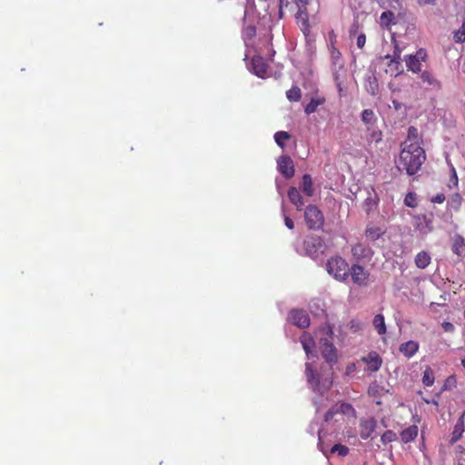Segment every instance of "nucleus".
Returning a JSON list of instances; mask_svg holds the SVG:
<instances>
[{"label": "nucleus", "mask_w": 465, "mask_h": 465, "mask_svg": "<svg viewBox=\"0 0 465 465\" xmlns=\"http://www.w3.org/2000/svg\"><path fill=\"white\" fill-rule=\"evenodd\" d=\"M425 160V151L420 143H401L397 166L399 170H405L409 175H413L418 173Z\"/></svg>", "instance_id": "nucleus-1"}, {"label": "nucleus", "mask_w": 465, "mask_h": 465, "mask_svg": "<svg viewBox=\"0 0 465 465\" xmlns=\"http://www.w3.org/2000/svg\"><path fill=\"white\" fill-rule=\"evenodd\" d=\"M357 412L353 406L346 401H341L332 404L323 415V423L327 426H333L343 422L344 417L355 419Z\"/></svg>", "instance_id": "nucleus-2"}, {"label": "nucleus", "mask_w": 465, "mask_h": 465, "mask_svg": "<svg viewBox=\"0 0 465 465\" xmlns=\"http://www.w3.org/2000/svg\"><path fill=\"white\" fill-rule=\"evenodd\" d=\"M321 332L326 335L325 337H320L319 339L322 355L327 362L331 364L336 363L337 350L332 343V330L330 327H327L322 329Z\"/></svg>", "instance_id": "nucleus-3"}, {"label": "nucleus", "mask_w": 465, "mask_h": 465, "mask_svg": "<svg viewBox=\"0 0 465 465\" xmlns=\"http://www.w3.org/2000/svg\"><path fill=\"white\" fill-rule=\"evenodd\" d=\"M327 272L336 280L344 282L349 277L350 267L345 259L341 256L330 258L326 262Z\"/></svg>", "instance_id": "nucleus-4"}, {"label": "nucleus", "mask_w": 465, "mask_h": 465, "mask_svg": "<svg viewBox=\"0 0 465 465\" xmlns=\"http://www.w3.org/2000/svg\"><path fill=\"white\" fill-rule=\"evenodd\" d=\"M312 0H292L297 7L295 22L306 38L311 35V25L307 10V5Z\"/></svg>", "instance_id": "nucleus-5"}, {"label": "nucleus", "mask_w": 465, "mask_h": 465, "mask_svg": "<svg viewBox=\"0 0 465 465\" xmlns=\"http://www.w3.org/2000/svg\"><path fill=\"white\" fill-rule=\"evenodd\" d=\"M304 220L309 230H321L324 224V215L316 206L310 204L304 210Z\"/></svg>", "instance_id": "nucleus-6"}, {"label": "nucleus", "mask_w": 465, "mask_h": 465, "mask_svg": "<svg viewBox=\"0 0 465 465\" xmlns=\"http://www.w3.org/2000/svg\"><path fill=\"white\" fill-rule=\"evenodd\" d=\"M306 377L307 381L312 386V390L317 392H323L324 391L329 390L332 385V380L331 378H325L324 380L321 381L318 373L316 371L312 369V366L311 363H306Z\"/></svg>", "instance_id": "nucleus-7"}, {"label": "nucleus", "mask_w": 465, "mask_h": 465, "mask_svg": "<svg viewBox=\"0 0 465 465\" xmlns=\"http://www.w3.org/2000/svg\"><path fill=\"white\" fill-rule=\"evenodd\" d=\"M325 248L323 239L318 235H309L303 242L305 254L312 259H316L320 253H322Z\"/></svg>", "instance_id": "nucleus-8"}, {"label": "nucleus", "mask_w": 465, "mask_h": 465, "mask_svg": "<svg viewBox=\"0 0 465 465\" xmlns=\"http://www.w3.org/2000/svg\"><path fill=\"white\" fill-rule=\"evenodd\" d=\"M428 54L425 49L420 48L413 54L404 56V62L408 71L414 74H420L422 68V62H426Z\"/></svg>", "instance_id": "nucleus-9"}, {"label": "nucleus", "mask_w": 465, "mask_h": 465, "mask_svg": "<svg viewBox=\"0 0 465 465\" xmlns=\"http://www.w3.org/2000/svg\"><path fill=\"white\" fill-rule=\"evenodd\" d=\"M370 272L360 263H354L350 267L349 276L351 282L359 287H366L370 282Z\"/></svg>", "instance_id": "nucleus-10"}, {"label": "nucleus", "mask_w": 465, "mask_h": 465, "mask_svg": "<svg viewBox=\"0 0 465 465\" xmlns=\"http://www.w3.org/2000/svg\"><path fill=\"white\" fill-rule=\"evenodd\" d=\"M351 252L355 263L370 262L373 255V251L361 242L352 245Z\"/></svg>", "instance_id": "nucleus-11"}, {"label": "nucleus", "mask_w": 465, "mask_h": 465, "mask_svg": "<svg viewBox=\"0 0 465 465\" xmlns=\"http://www.w3.org/2000/svg\"><path fill=\"white\" fill-rule=\"evenodd\" d=\"M420 79L426 89L439 91L442 87L440 81L437 79L431 71L424 70L420 72Z\"/></svg>", "instance_id": "nucleus-12"}, {"label": "nucleus", "mask_w": 465, "mask_h": 465, "mask_svg": "<svg viewBox=\"0 0 465 465\" xmlns=\"http://www.w3.org/2000/svg\"><path fill=\"white\" fill-rule=\"evenodd\" d=\"M278 170L287 179L294 175L295 170L292 158L289 155H282L278 159Z\"/></svg>", "instance_id": "nucleus-13"}, {"label": "nucleus", "mask_w": 465, "mask_h": 465, "mask_svg": "<svg viewBox=\"0 0 465 465\" xmlns=\"http://www.w3.org/2000/svg\"><path fill=\"white\" fill-rule=\"evenodd\" d=\"M289 319L292 324L300 328H306L310 325L309 315L304 310H292L289 313Z\"/></svg>", "instance_id": "nucleus-14"}, {"label": "nucleus", "mask_w": 465, "mask_h": 465, "mask_svg": "<svg viewBox=\"0 0 465 465\" xmlns=\"http://www.w3.org/2000/svg\"><path fill=\"white\" fill-rule=\"evenodd\" d=\"M252 73L260 78H265L267 75L268 64L264 58L261 55H254L252 58Z\"/></svg>", "instance_id": "nucleus-15"}, {"label": "nucleus", "mask_w": 465, "mask_h": 465, "mask_svg": "<svg viewBox=\"0 0 465 465\" xmlns=\"http://www.w3.org/2000/svg\"><path fill=\"white\" fill-rule=\"evenodd\" d=\"M377 427V421L374 418L361 419L360 421V436L362 440L371 437Z\"/></svg>", "instance_id": "nucleus-16"}, {"label": "nucleus", "mask_w": 465, "mask_h": 465, "mask_svg": "<svg viewBox=\"0 0 465 465\" xmlns=\"http://www.w3.org/2000/svg\"><path fill=\"white\" fill-rule=\"evenodd\" d=\"M361 361L367 364V370L374 372L380 370L382 359L376 351H371L367 356L361 358Z\"/></svg>", "instance_id": "nucleus-17"}, {"label": "nucleus", "mask_w": 465, "mask_h": 465, "mask_svg": "<svg viewBox=\"0 0 465 465\" xmlns=\"http://www.w3.org/2000/svg\"><path fill=\"white\" fill-rule=\"evenodd\" d=\"M290 202L295 205L298 211H302L304 205L303 198L298 189L294 186H291L287 192Z\"/></svg>", "instance_id": "nucleus-18"}, {"label": "nucleus", "mask_w": 465, "mask_h": 465, "mask_svg": "<svg viewBox=\"0 0 465 465\" xmlns=\"http://www.w3.org/2000/svg\"><path fill=\"white\" fill-rule=\"evenodd\" d=\"M464 422H465V411H463L461 413V415L460 416V418L458 419V420L454 426V430L452 431L451 438H450V443H455L462 437V434L465 430Z\"/></svg>", "instance_id": "nucleus-19"}, {"label": "nucleus", "mask_w": 465, "mask_h": 465, "mask_svg": "<svg viewBox=\"0 0 465 465\" xmlns=\"http://www.w3.org/2000/svg\"><path fill=\"white\" fill-rule=\"evenodd\" d=\"M381 6L384 9L394 11L398 17L404 15L402 5L399 0H381Z\"/></svg>", "instance_id": "nucleus-20"}, {"label": "nucleus", "mask_w": 465, "mask_h": 465, "mask_svg": "<svg viewBox=\"0 0 465 465\" xmlns=\"http://www.w3.org/2000/svg\"><path fill=\"white\" fill-rule=\"evenodd\" d=\"M396 17H398L394 11L386 10L381 13L380 16V25L381 27L389 28L391 25L396 24Z\"/></svg>", "instance_id": "nucleus-21"}, {"label": "nucleus", "mask_w": 465, "mask_h": 465, "mask_svg": "<svg viewBox=\"0 0 465 465\" xmlns=\"http://www.w3.org/2000/svg\"><path fill=\"white\" fill-rule=\"evenodd\" d=\"M400 436L403 443H409L414 440L418 436V427L416 425H411L401 430Z\"/></svg>", "instance_id": "nucleus-22"}, {"label": "nucleus", "mask_w": 465, "mask_h": 465, "mask_svg": "<svg viewBox=\"0 0 465 465\" xmlns=\"http://www.w3.org/2000/svg\"><path fill=\"white\" fill-rule=\"evenodd\" d=\"M419 350V344L416 341H409L403 342L400 346V351L406 357H412Z\"/></svg>", "instance_id": "nucleus-23"}, {"label": "nucleus", "mask_w": 465, "mask_h": 465, "mask_svg": "<svg viewBox=\"0 0 465 465\" xmlns=\"http://www.w3.org/2000/svg\"><path fill=\"white\" fill-rule=\"evenodd\" d=\"M326 102L323 96L312 97L310 103L305 106L304 112L306 114H312L315 113L320 105H322Z\"/></svg>", "instance_id": "nucleus-24"}, {"label": "nucleus", "mask_w": 465, "mask_h": 465, "mask_svg": "<svg viewBox=\"0 0 465 465\" xmlns=\"http://www.w3.org/2000/svg\"><path fill=\"white\" fill-rule=\"evenodd\" d=\"M430 261V254L425 251H421L415 257V265L420 269H425L429 266Z\"/></svg>", "instance_id": "nucleus-25"}, {"label": "nucleus", "mask_w": 465, "mask_h": 465, "mask_svg": "<svg viewBox=\"0 0 465 465\" xmlns=\"http://www.w3.org/2000/svg\"><path fill=\"white\" fill-rule=\"evenodd\" d=\"M302 190L304 194L309 197H312L314 193L312 179L308 173H305L302 176Z\"/></svg>", "instance_id": "nucleus-26"}, {"label": "nucleus", "mask_w": 465, "mask_h": 465, "mask_svg": "<svg viewBox=\"0 0 465 465\" xmlns=\"http://www.w3.org/2000/svg\"><path fill=\"white\" fill-rule=\"evenodd\" d=\"M330 53L331 64L334 66V68H342L343 61L341 52L335 46H332V48H330Z\"/></svg>", "instance_id": "nucleus-27"}, {"label": "nucleus", "mask_w": 465, "mask_h": 465, "mask_svg": "<svg viewBox=\"0 0 465 465\" xmlns=\"http://www.w3.org/2000/svg\"><path fill=\"white\" fill-rule=\"evenodd\" d=\"M452 252L459 256L465 255V242L461 236L455 237L452 244Z\"/></svg>", "instance_id": "nucleus-28"}, {"label": "nucleus", "mask_w": 465, "mask_h": 465, "mask_svg": "<svg viewBox=\"0 0 465 465\" xmlns=\"http://www.w3.org/2000/svg\"><path fill=\"white\" fill-rule=\"evenodd\" d=\"M372 323L379 334L382 335L386 333L387 329L382 314H376L373 318Z\"/></svg>", "instance_id": "nucleus-29"}, {"label": "nucleus", "mask_w": 465, "mask_h": 465, "mask_svg": "<svg viewBox=\"0 0 465 465\" xmlns=\"http://www.w3.org/2000/svg\"><path fill=\"white\" fill-rule=\"evenodd\" d=\"M385 391L383 386L380 385L377 381H373L369 385L368 394L371 397H381Z\"/></svg>", "instance_id": "nucleus-30"}, {"label": "nucleus", "mask_w": 465, "mask_h": 465, "mask_svg": "<svg viewBox=\"0 0 465 465\" xmlns=\"http://www.w3.org/2000/svg\"><path fill=\"white\" fill-rule=\"evenodd\" d=\"M361 121L368 125V129L376 122L374 112L371 109H364L361 113Z\"/></svg>", "instance_id": "nucleus-31"}, {"label": "nucleus", "mask_w": 465, "mask_h": 465, "mask_svg": "<svg viewBox=\"0 0 465 465\" xmlns=\"http://www.w3.org/2000/svg\"><path fill=\"white\" fill-rule=\"evenodd\" d=\"M388 67L389 71L391 72V74L393 76H398L403 72L401 61L400 60L390 59V62L388 63Z\"/></svg>", "instance_id": "nucleus-32"}, {"label": "nucleus", "mask_w": 465, "mask_h": 465, "mask_svg": "<svg viewBox=\"0 0 465 465\" xmlns=\"http://www.w3.org/2000/svg\"><path fill=\"white\" fill-rule=\"evenodd\" d=\"M301 342L302 344L303 350L307 355H309V353L312 352V348L314 346V341L312 337L309 333H303L301 336Z\"/></svg>", "instance_id": "nucleus-33"}, {"label": "nucleus", "mask_w": 465, "mask_h": 465, "mask_svg": "<svg viewBox=\"0 0 465 465\" xmlns=\"http://www.w3.org/2000/svg\"><path fill=\"white\" fill-rule=\"evenodd\" d=\"M286 97L290 102H299L302 98V91L300 87L293 85L286 92Z\"/></svg>", "instance_id": "nucleus-34"}, {"label": "nucleus", "mask_w": 465, "mask_h": 465, "mask_svg": "<svg viewBox=\"0 0 465 465\" xmlns=\"http://www.w3.org/2000/svg\"><path fill=\"white\" fill-rule=\"evenodd\" d=\"M382 234V232L380 227L377 226H368L365 231V235L371 241H376Z\"/></svg>", "instance_id": "nucleus-35"}, {"label": "nucleus", "mask_w": 465, "mask_h": 465, "mask_svg": "<svg viewBox=\"0 0 465 465\" xmlns=\"http://www.w3.org/2000/svg\"><path fill=\"white\" fill-rule=\"evenodd\" d=\"M291 138V134L285 131H279L274 134V141L282 149L284 148V142Z\"/></svg>", "instance_id": "nucleus-36"}, {"label": "nucleus", "mask_w": 465, "mask_h": 465, "mask_svg": "<svg viewBox=\"0 0 465 465\" xmlns=\"http://www.w3.org/2000/svg\"><path fill=\"white\" fill-rule=\"evenodd\" d=\"M419 143V132L414 126H410L408 129L407 139L402 143Z\"/></svg>", "instance_id": "nucleus-37"}, {"label": "nucleus", "mask_w": 465, "mask_h": 465, "mask_svg": "<svg viewBox=\"0 0 465 465\" xmlns=\"http://www.w3.org/2000/svg\"><path fill=\"white\" fill-rule=\"evenodd\" d=\"M350 450L347 446L342 445L341 443H337L331 447L330 450V453H337L340 457H345L348 455Z\"/></svg>", "instance_id": "nucleus-38"}, {"label": "nucleus", "mask_w": 465, "mask_h": 465, "mask_svg": "<svg viewBox=\"0 0 465 465\" xmlns=\"http://www.w3.org/2000/svg\"><path fill=\"white\" fill-rule=\"evenodd\" d=\"M422 382L425 386H431L434 382V374L430 367H427L423 372Z\"/></svg>", "instance_id": "nucleus-39"}, {"label": "nucleus", "mask_w": 465, "mask_h": 465, "mask_svg": "<svg viewBox=\"0 0 465 465\" xmlns=\"http://www.w3.org/2000/svg\"><path fill=\"white\" fill-rule=\"evenodd\" d=\"M396 440H397V434L391 430H386L381 437V440L382 444H384V445H386L390 442H392Z\"/></svg>", "instance_id": "nucleus-40"}, {"label": "nucleus", "mask_w": 465, "mask_h": 465, "mask_svg": "<svg viewBox=\"0 0 465 465\" xmlns=\"http://www.w3.org/2000/svg\"><path fill=\"white\" fill-rule=\"evenodd\" d=\"M456 460L457 465H465V449L459 445L456 447Z\"/></svg>", "instance_id": "nucleus-41"}, {"label": "nucleus", "mask_w": 465, "mask_h": 465, "mask_svg": "<svg viewBox=\"0 0 465 465\" xmlns=\"http://www.w3.org/2000/svg\"><path fill=\"white\" fill-rule=\"evenodd\" d=\"M454 39L457 43L465 42V21L463 22L461 27L455 33Z\"/></svg>", "instance_id": "nucleus-42"}, {"label": "nucleus", "mask_w": 465, "mask_h": 465, "mask_svg": "<svg viewBox=\"0 0 465 465\" xmlns=\"http://www.w3.org/2000/svg\"><path fill=\"white\" fill-rule=\"evenodd\" d=\"M404 203L409 207H415L416 206L415 194L413 193H409L404 199Z\"/></svg>", "instance_id": "nucleus-43"}, {"label": "nucleus", "mask_w": 465, "mask_h": 465, "mask_svg": "<svg viewBox=\"0 0 465 465\" xmlns=\"http://www.w3.org/2000/svg\"><path fill=\"white\" fill-rule=\"evenodd\" d=\"M401 51L400 47L396 45L395 47H394V51H393L392 55L387 54L385 56V58L401 61Z\"/></svg>", "instance_id": "nucleus-44"}, {"label": "nucleus", "mask_w": 465, "mask_h": 465, "mask_svg": "<svg viewBox=\"0 0 465 465\" xmlns=\"http://www.w3.org/2000/svg\"><path fill=\"white\" fill-rule=\"evenodd\" d=\"M455 383H456L455 376H450L445 381V383L443 385V390H447V389L450 388L451 386H455Z\"/></svg>", "instance_id": "nucleus-45"}, {"label": "nucleus", "mask_w": 465, "mask_h": 465, "mask_svg": "<svg viewBox=\"0 0 465 465\" xmlns=\"http://www.w3.org/2000/svg\"><path fill=\"white\" fill-rule=\"evenodd\" d=\"M441 327L446 332H453L455 330L454 325L450 322H443Z\"/></svg>", "instance_id": "nucleus-46"}, {"label": "nucleus", "mask_w": 465, "mask_h": 465, "mask_svg": "<svg viewBox=\"0 0 465 465\" xmlns=\"http://www.w3.org/2000/svg\"><path fill=\"white\" fill-rule=\"evenodd\" d=\"M366 43V35L364 34H360L357 37V46L360 49H362Z\"/></svg>", "instance_id": "nucleus-47"}, {"label": "nucleus", "mask_w": 465, "mask_h": 465, "mask_svg": "<svg viewBox=\"0 0 465 465\" xmlns=\"http://www.w3.org/2000/svg\"><path fill=\"white\" fill-rule=\"evenodd\" d=\"M328 36L330 41V48H332V46H335L337 42V35L333 31H331L329 32Z\"/></svg>", "instance_id": "nucleus-48"}, {"label": "nucleus", "mask_w": 465, "mask_h": 465, "mask_svg": "<svg viewBox=\"0 0 465 465\" xmlns=\"http://www.w3.org/2000/svg\"><path fill=\"white\" fill-rule=\"evenodd\" d=\"M283 216H284V223H285L286 227L290 230H292L294 228L293 221L289 216H287L285 213L283 214Z\"/></svg>", "instance_id": "nucleus-49"}, {"label": "nucleus", "mask_w": 465, "mask_h": 465, "mask_svg": "<svg viewBox=\"0 0 465 465\" xmlns=\"http://www.w3.org/2000/svg\"><path fill=\"white\" fill-rule=\"evenodd\" d=\"M322 430H320L319 432H318V437H319V443H318V445H319V448L322 450V452H323L327 456L328 455L327 451H326L325 449H323V442L322 441Z\"/></svg>", "instance_id": "nucleus-50"}, {"label": "nucleus", "mask_w": 465, "mask_h": 465, "mask_svg": "<svg viewBox=\"0 0 465 465\" xmlns=\"http://www.w3.org/2000/svg\"><path fill=\"white\" fill-rule=\"evenodd\" d=\"M445 201V195L443 193H438L433 199L432 202L437 203H441Z\"/></svg>", "instance_id": "nucleus-51"}, {"label": "nucleus", "mask_w": 465, "mask_h": 465, "mask_svg": "<svg viewBox=\"0 0 465 465\" xmlns=\"http://www.w3.org/2000/svg\"><path fill=\"white\" fill-rule=\"evenodd\" d=\"M420 5H435L437 4V0H418Z\"/></svg>", "instance_id": "nucleus-52"}, {"label": "nucleus", "mask_w": 465, "mask_h": 465, "mask_svg": "<svg viewBox=\"0 0 465 465\" xmlns=\"http://www.w3.org/2000/svg\"><path fill=\"white\" fill-rule=\"evenodd\" d=\"M391 103H392V106H393V108H394L396 111H400V110L401 109V107H402V104H401V102H399L398 100L393 99V100L391 101Z\"/></svg>", "instance_id": "nucleus-53"}, {"label": "nucleus", "mask_w": 465, "mask_h": 465, "mask_svg": "<svg viewBox=\"0 0 465 465\" xmlns=\"http://www.w3.org/2000/svg\"><path fill=\"white\" fill-rule=\"evenodd\" d=\"M248 31H249V34H250L251 35H255V28H254V27H249V28H248Z\"/></svg>", "instance_id": "nucleus-54"}, {"label": "nucleus", "mask_w": 465, "mask_h": 465, "mask_svg": "<svg viewBox=\"0 0 465 465\" xmlns=\"http://www.w3.org/2000/svg\"><path fill=\"white\" fill-rule=\"evenodd\" d=\"M453 180H454V183L457 184L458 183V177H457V174H456V172H455L454 169H453Z\"/></svg>", "instance_id": "nucleus-55"}, {"label": "nucleus", "mask_w": 465, "mask_h": 465, "mask_svg": "<svg viewBox=\"0 0 465 465\" xmlns=\"http://www.w3.org/2000/svg\"><path fill=\"white\" fill-rule=\"evenodd\" d=\"M461 365L463 366V368L465 369V359H462L461 360Z\"/></svg>", "instance_id": "nucleus-56"}, {"label": "nucleus", "mask_w": 465, "mask_h": 465, "mask_svg": "<svg viewBox=\"0 0 465 465\" xmlns=\"http://www.w3.org/2000/svg\"><path fill=\"white\" fill-rule=\"evenodd\" d=\"M320 411H321L320 407H317L316 408V412H320Z\"/></svg>", "instance_id": "nucleus-57"}, {"label": "nucleus", "mask_w": 465, "mask_h": 465, "mask_svg": "<svg viewBox=\"0 0 465 465\" xmlns=\"http://www.w3.org/2000/svg\"><path fill=\"white\" fill-rule=\"evenodd\" d=\"M260 2H263V3H266L268 2L269 0H259Z\"/></svg>", "instance_id": "nucleus-58"}]
</instances>
